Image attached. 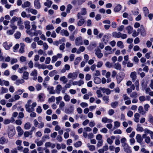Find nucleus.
<instances>
[{"instance_id":"nucleus-43","label":"nucleus","mask_w":153,"mask_h":153,"mask_svg":"<svg viewBox=\"0 0 153 153\" xmlns=\"http://www.w3.org/2000/svg\"><path fill=\"white\" fill-rule=\"evenodd\" d=\"M130 96L132 98H136L138 97V95L136 92H133L130 94Z\"/></svg>"},{"instance_id":"nucleus-45","label":"nucleus","mask_w":153,"mask_h":153,"mask_svg":"<svg viewBox=\"0 0 153 153\" xmlns=\"http://www.w3.org/2000/svg\"><path fill=\"white\" fill-rule=\"evenodd\" d=\"M65 105V102L62 101L60 102L59 104V108L62 110H64V108Z\"/></svg>"},{"instance_id":"nucleus-51","label":"nucleus","mask_w":153,"mask_h":153,"mask_svg":"<svg viewBox=\"0 0 153 153\" xmlns=\"http://www.w3.org/2000/svg\"><path fill=\"white\" fill-rule=\"evenodd\" d=\"M57 73V71L56 70H53L51 71L49 74V75L51 77L53 76L55 74Z\"/></svg>"},{"instance_id":"nucleus-23","label":"nucleus","mask_w":153,"mask_h":153,"mask_svg":"<svg viewBox=\"0 0 153 153\" xmlns=\"http://www.w3.org/2000/svg\"><path fill=\"white\" fill-rule=\"evenodd\" d=\"M30 2L28 1H26L22 4V7L23 8H24L29 7L30 6Z\"/></svg>"},{"instance_id":"nucleus-30","label":"nucleus","mask_w":153,"mask_h":153,"mask_svg":"<svg viewBox=\"0 0 153 153\" xmlns=\"http://www.w3.org/2000/svg\"><path fill=\"white\" fill-rule=\"evenodd\" d=\"M114 68L117 70H120L121 69V66L118 62L115 63L114 64Z\"/></svg>"},{"instance_id":"nucleus-55","label":"nucleus","mask_w":153,"mask_h":153,"mask_svg":"<svg viewBox=\"0 0 153 153\" xmlns=\"http://www.w3.org/2000/svg\"><path fill=\"white\" fill-rule=\"evenodd\" d=\"M101 91H102L101 90L100 88L99 89V90H97V91L96 93L97 94V97L98 98L101 97L102 96V94Z\"/></svg>"},{"instance_id":"nucleus-7","label":"nucleus","mask_w":153,"mask_h":153,"mask_svg":"<svg viewBox=\"0 0 153 153\" xmlns=\"http://www.w3.org/2000/svg\"><path fill=\"white\" fill-rule=\"evenodd\" d=\"M2 45L5 50H9L12 46V43H8L7 42H5L3 43Z\"/></svg>"},{"instance_id":"nucleus-4","label":"nucleus","mask_w":153,"mask_h":153,"mask_svg":"<svg viewBox=\"0 0 153 153\" xmlns=\"http://www.w3.org/2000/svg\"><path fill=\"white\" fill-rule=\"evenodd\" d=\"M87 11L85 8L83 7L81 8L80 12L78 13L77 15L78 19H79L82 18V15L84 16L86 14Z\"/></svg>"},{"instance_id":"nucleus-15","label":"nucleus","mask_w":153,"mask_h":153,"mask_svg":"<svg viewBox=\"0 0 153 153\" xmlns=\"http://www.w3.org/2000/svg\"><path fill=\"white\" fill-rule=\"evenodd\" d=\"M30 75L31 76H33L34 77L33 78V79L34 80H35L36 79L37 76V71L36 70L34 69L32 71L31 73L30 74Z\"/></svg>"},{"instance_id":"nucleus-39","label":"nucleus","mask_w":153,"mask_h":153,"mask_svg":"<svg viewBox=\"0 0 153 153\" xmlns=\"http://www.w3.org/2000/svg\"><path fill=\"white\" fill-rule=\"evenodd\" d=\"M121 6L120 4H117L114 8V11L116 12H119L121 9Z\"/></svg>"},{"instance_id":"nucleus-3","label":"nucleus","mask_w":153,"mask_h":153,"mask_svg":"<svg viewBox=\"0 0 153 153\" xmlns=\"http://www.w3.org/2000/svg\"><path fill=\"white\" fill-rule=\"evenodd\" d=\"M15 130L14 128L12 127H8L7 130V133L9 138H12L15 134Z\"/></svg>"},{"instance_id":"nucleus-13","label":"nucleus","mask_w":153,"mask_h":153,"mask_svg":"<svg viewBox=\"0 0 153 153\" xmlns=\"http://www.w3.org/2000/svg\"><path fill=\"white\" fill-rule=\"evenodd\" d=\"M40 0H35L34 1V6L35 8L39 9L41 7Z\"/></svg>"},{"instance_id":"nucleus-14","label":"nucleus","mask_w":153,"mask_h":153,"mask_svg":"<svg viewBox=\"0 0 153 153\" xmlns=\"http://www.w3.org/2000/svg\"><path fill=\"white\" fill-rule=\"evenodd\" d=\"M101 52V50L99 49L95 50V54L99 58H101L103 56V54Z\"/></svg>"},{"instance_id":"nucleus-22","label":"nucleus","mask_w":153,"mask_h":153,"mask_svg":"<svg viewBox=\"0 0 153 153\" xmlns=\"http://www.w3.org/2000/svg\"><path fill=\"white\" fill-rule=\"evenodd\" d=\"M121 33L120 32H114L112 33V35L113 37L114 38H119L120 37Z\"/></svg>"},{"instance_id":"nucleus-64","label":"nucleus","mask_w":153,"mask_h":153,"mask_svg":"<svg viewBox=\"0 0 153 153\" xmlns=\"http://www.w3.org/2000/svg\"><path fill=\"white\" fill-rule=\"evenodd\" d=\"M33 40L32 39H30L29 38L27 37L25 38V41L27 43H30Z\"/></svg>"},{"instance_id":"nucleus-53","label":"nucleus","mask_w":153,"mask_h":153,"mask_svg":"<svg viewBox=\"0 0 153 153\" xmlns=\"http://www.w3.org/2000/svg\"><path fill=\"white\" fill-rule=\"evenodd\" d=\"M25 82L24 80L23 79H18L16 81V84L17 85H19L20 84H22Z\"/></svg>"},{"instance_id":"nucleus-28","label":"nucleus","mask_w":153,"mask_h":153,"mask_svg":"<svg viewBox=\"0 0 153 153\" xmlns=\"http://www.w3.org/2000/svg\"><path fill=\"white\" fill-rule=\"evenodd\" d=\"M138 111L139 113L142 115H144L146 113V111H144L143 108L142 106H140L138 107Z\"/></svg>"},{"instance_id":"nucleus-42","label":"nucleus","mask_w":153,"mask_h":153,"mask_svg":"<svg viewBox=\"0 0 153 153\" xmlns=\"http://www.w3.org/2000/svg\"><path fill=\"white\" fill-rule=\"evenodd\" d=\"M140 124H138L137 126V128H136V130L137 131L143 132L144 131V129L143 128L140 126Z\"/></svg>"},{"instance_id":"nucleus-11","label":"nucleus","mask_w":153,"mask_h":153,"mask_svg":"<svg viewBox=\"0 0 153 153\" xmlns=\"http://www.w3.org/2000/svg\"><path fill=\"white\" fill-rule=\"evenodd\" d=\"M45 146L46 148L51 147V148L53 149L55 147V145L54 144L52 143L51 142H48L45 143Z\"/></svg>"},{"instance_id":"nucleus-8","label":"nucleus","mask_w":153,"mask_h":153,"mask_svg":"<svg viewBox=\"0 0 153 153\" xmlns=\"http://www.w3.org/2000/svg\"><path fill=\"white\" fill-rule=\"evenodd\" d=\"M8 140L4 137H2L0 138V144H7L8 142Z\"/></svg>"},{"instance_id":"nucleus-10","label":"nucleus","mask_w":153,"mask_h":153,"mask_svg":"<svg viewBox=\"0 0 153 153\" xmlns=\"http://www.w3.org/2000/svg\"><path fill=\"white\" fill-rule=\"evenodd\" d=\"M75 43L76 45L77 46L82 45V37L79 36L76 38L75 40Z\"/></svg>"},{"instance_id":"nucleus-29","label":"nucleus","mask_w":153,"mask_h":153,"mask_svg":"<svg viewBox=\"0 0 153 153\" xmlns=\"http://www.w3.org/2000/svg\"><path fill=\"white\" fill-rule=\"evenodd\" d=\"M133 29V27L130 26H128L126 28V29L129 34H131L132 33Z\"/></svg>"},{"instance_id":"nucleus-25","label":"nucleus","mask_w":153,"mask_h":153,"mask_svg":"<svg viewBox=\"0 0 153 153\" xmlns=\"http://www.w3.org/2000/svg\"><path fill=\"white\" fill-rule=\"evenodd\" d=\"M143 131L144 132V134H146L147 135V134H149L151 136L153 134V131H151L148 128H146Z\"/></svg>"},{"instance_id":"nucleus-40","label":"nucleus","mask_w":153,"mask_h":153,"mask_svg":"<svg viewBox=\"0 0 153 153\" xmlns=\"http://www.w3.org/2000/svg\"><path fill=\"white\" fill-rule=\"evenodd\" d=\"M52 4V2L51 1H47L44 3V5L45 6L50 7Z\"/></svg>"},{"instance_id":"nucleus-36","label":"nucleus","mask_w":153,"mask_h":153,"mask_svg":"<svg viewBox=\"0 0 153 153\" xmlns=\"http://www.w3.org/2000/svg\"><path fill=\"white\" fill-rule=\"evenodd\" d=\"M29 73L27 71H25L23 73L22 78L25 79L27 80L28 79Z\"/></svg>"},{"instance_id":"nucleus-58","label":"nucleus","mask_w":153,"mask_h":153,"mask_svg":"<svg viewBox=\"0 0 153 153\" xmlns=\"http://www.w3.org/2000/svg\"><path fill=\"white\" fill-rule=\"evenodd\" d=\"M82 143L81 141H78L74 144V146L75 147L78 148L81 146Z\"/></svg>"},{"instance_id":"nucleus-34","label":"nucleus","mask_w":153,"mask_h":153,"mask_svg":"<svg viewBox=\"0 0 153 153\" xmlns=\"http://www.w3.org/2000/svg\"><path fill=\"white\" fill-rule=\"evenodd\" d=\"M87 146L88 148L91 151H93L95 149V146L90 145L89 143L87 144Z\"/></svg>"},{"instance_id":"nucleus-46","label":"nucleus","mask_w":153,"mask_h":153,"mask_svg":"<svg viewBox=\"0 0 153 153\" xmlns=\"http://www.w3.org/2000/svg\"><path fill=\"white\" fill-rule=\"evenodd\" d=\"M60 80L61 81H62L64 84L68 82L67 79L64 76L61 77Z\"/></svg>"},{"instance_id":"nucleus-47","label":"nucleus","mask_w":153,"mask_h":153,"mask_svg":"<svg viewBox=\"0 0 153 153\" xmlns=\"http://www.w3.org/2000/svg\"><path fill=\"white\" fill-rule=\"evenodd\" d=\"M123 79V78L120 75H117V83L119 84Z\"/></svg>"},{"instance_id":"nucleus-33","label":"nucleus","mask_w":153,"mask_h":153,"mask_svg":"<svg viewBox=\"0 0 153 153\" xmlns=\"http://www.w3.org/2000/svg\"><path fill=\"white\" fill-rule=\"evenodd\" d=\"M137 31H136V30H134L133 31H132V36L134 37H136V36H138L139 34V33H140V29L139 28H138V29H137Z\"/></svg>"},{"instance_id":"nucleus-49","label":"nucleus","mask_w":153,"mask_h":153,"mask_svg":"<svg viewBox=\"0 0 153 153\" xmlns=\"http://www.w3.org/2000/svg\"><path fill=\"white\" fill-rule=\"evenodd\" d=\"M61 33L62 35H65L66 36H68L69 35L68 32L66 30H62L61 31Z\"/></svg>"},{"instance_id":"nucleus-6","label":"nucleus","mask_w":153,"mask_h":153,"mask_svg":"<svg viewBox=\"0 0 153 153\" xmlns=\"http://www.w3.org/2000/svg\"><path fill=\"white\" fill-rule=\"evenodd\" d=\"M122 146L123 147L124 151L126 153H131V147L129 146L127 144L124 143L123 145H122Z\"/></svg>"},{"instance_id":"nucleus-35","label":"nucleus","mask_w":153,"mask_h":153,"mask_svg":"<svg viewBox=\"0 0 153 153\" xmlns=\"http://www.w3.org/2000/svg\"><path fill=\"white\" fill-rule=\"evenodd\" d=\"M140 117V115L138 113H136L134 114V121L138 123L139 121V118Z\"/></svg>"},{"instance_id":"nucleus-37","label":"nucleus","mask_w":153,"mask_h":153,"mask_svg":"<svg viewBox=\"0 0 153 153\" xmlns=\"http://www.w3.org/2000/svg\"><path fill=\"white\" fill-rule=\"evenodd\" d=\"M33 30H26L27 33L29 34L31 37H33L35 36V31L34 32L32 31Z\"/></svg>"},{"instance_id":"nucleus-32","label":"nucleus","mask_w":153,"mask_h":153,"mask_svg":"<svg viewBox=\"0 0 153 153\" xmlns=\"http://www.w3.org/2000/svg\"><path fill=\"white\" fill-rule=\"evenodd\" d=\"M143 10L144 12V16L146 17L148 16V14L149 13V11L147 8L146 7H144L143 8Z\"/></svg>"},{"instance_id":"nucleus-57","label":"nucleus","mask_w":153,"mask_h":153,"mask_svg":"<svg viewBox=\"0 0 153 153\" xmlns=\"http://www.w3.org/2000/svg\"><path fill=\"white\" fill-rule=\"evenodd\" d=\"M117 46L121 48H123L124 47L123 42L122 41H118L117 43Z\"/></svg>"},{"instance_id":"nucleus-27","label":"nucleus","mask_w":153,"mask_h":153,"mask_svg":"<svg viewBox=\"0 0 153 153\" xmlns=\"http://www.w3.org/2000/svg\"><path fill=\"white\" fill-rule=\"evenodd\" d=\"M136 139L137 141L139 143H141L143 139L140 134H137L136 136Z\"/></svg>"},{"instance_id":"nucleus-61","label":"nucleus","mask_w":153,"mask_h":153,"mask_svg":"<svg viewBox=\"0 0 153 153\" xmlns=\"http://www.w3.org/2000/svg\"><path fill=\"white\" fill-rule=\"evenodd\" d=\"M21 33L19 31H17L14 34V36L16 39H19L21 36Z\"/></svg>"},{"instance_id":"nucleus-41","label":"nucleus","mask_w":153,"mask_h":153,"mask_svg":"<svg viewBox=\"0 0 153 153\" xmlns=\"http://www.w3.org/2000/svg\"><path fill=\"white\" fill-rule=\"evenodd\" d=\"M31 127V124L29 122H27L25 123L24 125V128L26 130H28Z\"/></svg>"},{"instance_id":"nucleus-21","label":"nucleus","mask_w":153,"mask_h":153,"mask_svg":"<svg viewBox=\"0 0 153 153\" xmlns=\"http://www.w3.org/2000/svg\"><path fill=\"white\" fill-rule=\"evenodd\" d=\"M20 48L19 50V52L21 53H23L25 52L24 48L25 45L23 43H20Z\"/></svg>"},{"instance_id":"nucleus-38","label":"nucleus","mask_w":153,"mask_h":153,"mask_svg":"<svg viewBox=\"0 0 153 153\" xmlns=\"http://www.w3.org/2000/svg\"><path fill=\"white\" fill-rule=\"evenodd\" d=\"M141 34L142 36H144L146 35V31L144 30L143 26L141 25L140 27Z\"/></svg>"},{"instance_id":"nucleus-62","label":"nucleus","mask_w":153,"mask_h":153,"mask_svg":"<svg viewBox=\"0 0 153 153\" xmlns=\"http://www.w3.org/2000/svg\"><path fill=\"white\" fill-rule=\"evenodd\" d=\"M27 69V67H22L20 68H19L18 70V72L20 73H22L24 71L26 70Z\"/></svg>"},{"instance_id":"nucleus-56","label":"nucleus","mask_w":153,"mask_h":153,"mask_svg":"<svg viewBox=\"0 0 153 153\" xmlns=\"http://www.w3.org/2000/svg\"><path fill=\"white\" fill-rule=\"evenodd\" d=\"M134 84L136 87V89L137 91L139 90V81L137 80L134 83Z\"/></svg>"},{"instance_id":"nucleus-9","label":"nucleus","mask_w":153,"mask_h":153,"mask_svg":"<svg viewBox=\"0 0 153 153\" xmlns=\"http://www.w3.org/2000/svg\"><path fill=\"white\" fill-rule=\"evenodd\" d=\"M35 66L37 67L39 69H45L46 68V65L45 64H40L36 62L35 63Z\"/></svg>"},{"instance_id":"nucleus-59","label":"nucleus","mask_w":153,"mask_h":153,"mask_svg":"<svg viewBox=\"0 0 153 153\" xmlns=\"http://www.w3.org/2000/svg\"><path fill=\"white\" fill-rule=\"evenodd\" d=\"M118 105V102L117 101L112 102L111 104V107L113 108H115Z\"/></svg>"},{"instance_id":"nucleus-12","label":"nucleus","mask_w":153,"mask_h":153,"mask_svg":"<svg viewBox=\"0 0 153 153\" xmlns=\"http://www.w3.org/2000/svg\"><path fill=\"white\" fill-rule=\"evenodd\" d=\"M100 89L101 90L103 93H105L107 95H109L111 93V91L108 88H100Z\"/></svg>"},{"instance_id":"nucleus-48","label":"nucleus","mask_w":153,"mask_h":153,"mask_svg":"<svg viewBox=\"0 0 153 153\" xmlns=\"http://www.w3.org/2000/svg\"><path fill=\"white\" fill-rule=\"evenodd\" d=\"M94 81L96 84H100L101 82V79L98 77H96L94 78Z\"/></svg>"},{"instance_id":"nucleus-26","label":"nucleus","mask_w":153,"mask_h":153,"mask_svg":"<svg viewBox=\"0 0 153 153\" xmlns=\"http://www.w3.org/2000/svg\"><path fill=\"white\" fill-rule=\"evenodd\" d=\"M85 22V19L82 18L80 19L77 22V25L79 26H82Z\"/></svg>"},{"instance_id":"nucleus-44","label":"nucleus","mask_w":153,"mask_h":153,"mask_svg":"<svg viewBox=\"0 0 153 153\" xmlns=\"http://www.w3.org/2000/svg\"><path fill=\"white\" fill-rule=\"evenodd\" d=\"M108 37L106 35H104L103 37L102 40L106 44L108 41Z\"/></svg>"},{"instance_id":"nucleus-54","label":"nucleus","mask_w":153,"mask_h":153,"mask_svg":"<svg viewBox=\"0 0 153 153\" xmlns=\"http://www.w3.org/2000/svg\"><path fill=\"white\" fill-rule=\"evenodd\" d=\"M72 8V6L70 4H69L67 5L66 8V12L68 13H70V10Z\"/></svg>"},{"instance_id":"nucleus-16","label":"nucleus","mask_w":153,"mask_h":153,"mask_svg":"<svg viewBox=\"0 0 153 153\" xmlns=\"http://www.w3.org/2000/svg\"><path fill=\"white\" fill-rule=\"evenodd\" d=\"M130 76L132 79V82H134L137 78L136 72L135 71L132 72L131 73Z\"/></svg>"},{"instance_id":"nucleus-52","label":"nucleus","mask_w":153,"mask_h":153,"mask_svg":"<svg viewBox=\"0 0 153 153\" xmlns=\"http://www.w3.org/2000/svg\"><path fill=\"white\" fill-rule=\"evenodd\" d=\"M54 27L53 25L52 24L47 25L46 26V29L47 30H53Z\"/></svg>"},{"instance_id":"nucleus-31","label":"nucleus","mask_w":153,"mask_h":153,"mask_svg":"<svg viewBox=\"0 0 153 153\" xmlns=\"http://www.w3.org/2000/svg\"><path fill=\"white\" fill-rule=\"evenodd\" d=\"M62 88V86L60 85H58L56 86V93L59 94Z\"/></svg>"},{"instance_id":"nucleus-63","label":"nucleus","mask_w":153,"mask_h":153,"mask_svg":"<svg viewBox=\"0 0 153 153\" xmlns=\"http://www.w3.org/2000/svg\"><path fill=\"white\" fill-rule=\"evenodd\" d=\"M25 27L26 28H30V22L29 21H27L25 22Z\"/></svg>"},{"instance_id":"nucleus-50","label":"nucleus","mask_w":153,"mask_h":153,"mask_svg":"<svg viewBox=\"0 0 153 153\" xmlns=\"http://www.w3.org/2000/svg\"><path fill=\"white\" fill-rule=\"evenodd\" d=\"M35 143L37 144L38 146H40L42 145L43 144V142L41 140L39 141L38 140H35Z\"/></svg>"},{"instance_id":"nucleus-18","label":"nucleus","mask_w":153,"mask_h":153,"mask_svg":"<svg viewBox=\"0 0 153 153\" xmlns=\"http://www.w3.org/2000/svg\"><path fill=\"white\" fill-rule=\"evenodd\" d=\"M16 129L18 132V135L20 136H21L23 134L24 131L21 127L19 126H17L16 127Z\"/></svg>"},{"instance_id":"nucleus-5","label":"nucleus","mask_w":153,"mask_h":153,"mask_svg":"<svg viewBox=\"0 0 153 153\" xmlns=\"http://www.w3.org/2000/svg\"><path fill=\"white\" fill-rule=\"evenodd\" d=\"M78 74L76 72L69 73L67 75V78L72 80L76 79L77 77Z\"/></svg>"},{"instance_id":"nucleus-17","label":"nucleus","mask_w":153,"mask_h":153,"mask_svg":"<svg viewBox=\"0 0 153 153\" xmlns=\"http://www.w3.org/2000/svg\"><path fill=\"white\" fill-rule=\"evenodd\" d=\"M9 85V82L8 81L0 79V85L2 86L5 85L6 86H8Z\"/></svg>"},{"instance_id":"nucleus-20","label":"nucleus","mask_w":153,"mask_h":153,"mask_svg":"<svg viewBox=\"0 0 153 153\" xmlns=\"http://www.w3.org/2000/svg\"><path fill=\"white\" fill-rule=\"evenodd\" d=\"M142 137L145 138V141L146 143H149L150 142L151 139L150 137L149 136H147L146 134H143L142 135Z\"/></svg>"},{"instance_id":"nucleus-24","label":"nucleus","mask_w":153,"mask_h":153,"mask_svg":"<svg viewBox=\"0 0 153 153\" xmlns=\"http://www.w3.org/2000/svg\"><path fill=\"white\" fill-rule=\"evenodd\" d=\"M38 98L39 100L40 101H44L45 98V95L43 93H40L38 95Z\"/></svg>"},{"instance_id":"nucleus-2","label":"nucleus","mask_w":153,"mask_h":153,"mask_svg":"<svg viewBox=\"0 0 153 153\" xmlns=\"http://www.w3.org/2000/svg\"><path fill=\"white\" fill-rule=\"evenodd\" d=\"M16 22H17V25L21 26L22 24V19L21 17H17L14 16L12 17L10 21V23L14 24Z\"/></svg>"},{"instance_id":"nucleus-60","label":"nucleus","mask_w":153,"mask_h":153,"mask_svg":"<svg viewBox=\"0 0 153 153\" xmlns=\"http://www.w3.org/2000/svg\"><path fill=\"white\" fill-rule=\"evenodd\" d=\"M85 50V48L83 46H80L79 48L76 51V53L77 54H79L80 53V51L81 52H83Z\"/></svg>"},{"instance_id":"nucleus-1","label":"nucleus","mask_w":153,"mask_h":153,"mask_svg":"<svg viewBox=\"0 0 153 153\" xmlns=\"http://www.w3.org/2000/svg\"><path fill=\"white\" fill-rule=\"evenodd\" d=\"M31 102H32V101L30 100H29L25 105L26 110L29 113L34 111V108L37 105L36 102H34L31 105Z\"/></svg>"},{"instance_id":"nucleus-19","label":"nucleus","mask_w":153,"mask_h":153,"mask_svg":"<svg viewBox=\"0 0 153 153\" xmlns=\"http://www.w3.org/2000/svg\"><path fill=\"white\" fill-rule=\"evenodd\" d=\"M47 90L49 91L50 94H54L55 93V91L54 90V88L52 86H48Z\"/></svg>"}]
</instances>
